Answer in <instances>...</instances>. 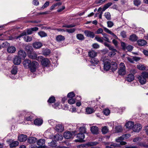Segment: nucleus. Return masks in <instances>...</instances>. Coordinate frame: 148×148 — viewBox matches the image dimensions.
<instances>
[{"instance_id":"obj_1","label":"nucleus","mask_w":148,"mask_h":148,"mask_svg":"<svg viewBox=\"0 0 148 148\" xmlns=\"http://www.w3.org/2000/svg\"><path fill=\"white\" fill-rule=\"evenodd\" d=\"M148 78V72H143L141 75L138 77L139 82L141 84H145L147 81V79Z\"/></svg>"},{"instance_id":"obj_2","label":"nucleus","mask_w":148,"mask_h":148,"mask_svg":"<svg viewBox=\"0 0 148 148\" xmlns=\"http://www.w3.org/2000/svg\"><path fill=\"white\" fill-rule=\"evenodd\" d=\"M101 60L103 62L104 70L106 71H108L111 67L110 60L108 59L107 57L105 56L102 57Z\"/></svg>"},{"instance_id":"obj_3","label":"nucleus","mask_w":148,"mask_h":148,"mask_svg":"<svg viewBox=\"0 0 148 148\" xmlns=\"http://www.w3.org/2000/svg\"><path fill=\"white\" fill-rule=\"evenodd\" d=\"M25 115V121H31L34 120L35 115L30 112L26 113L25 111H23L22 113L21 114V116H22Z\"/></svg>"},{"instance_id":"obj_4","label":"nucleus","mask_w":148,"mask_h":148,"mask_svg":"<svg viewBox=\"0 0 148 148\" xmlns=\"http://www.w3.org/2000/svg\"><path fill=\"white\" fill-rule=\"evenodd\" d=\"M126 73V67L124 64L123 62L120 63L119 65V68L118 71L119 75H124Z\"/></svg>"},{"instance_id":"obj_5","label":"nucleus","mask_w":148,"mask_h":148,"mask_svg":"<svg viewBox=\"0 0 148 148\" xmlns=\"http://www.w3.org/2000/svg\"><path fill=\"white\" fill-rule=\"evenodd\" d=\"M39 64L37 62L34 61L31 62L29 68L30 71L33 73L36 71V69L38 67Z\"/></svg>"},{"instance_id":"obj_6","label":"nucleus","mask_w":148,"mask_h":148,"mask_svg":"<svg viewBox=\"0 0 148 148\" xmlns=\"http://www.w3.org/2000/svg\"><path fill=\"white\" fill-rule=\"evenodd\" d=\"M83 124H78L77 125V129L79 130L80 133L84 134L86 133V129Z\"/></svg>"},{"instance_id":"obj_7","label":"nucleus","mask_w":148,"mask_h":148,"mask_svg":"<svg viewBox=\"0 0 148 148\" xmlns=\"http://www.w3.org/2000/svg\"><path fill=\"white\" fill-rule=\"evenodd\" d=\"M17 71L18 68L17 66H13L12 69L11 71V74L10 76L11 78L13 79L16 78L15 76L17 74Z\"/></svg>"},{"instance_id":"obj_8","label":"nucleus","mask_w":148,"mask_h":148,"mask_svg":"<svg viewBox=\"0 0 148 148\" xmlns=\"http://www.w3.org/2000/svg\"><path fill=\"white\" fill-rule=\"evenodd\" d=\"M77 137L78 139L75 140V142H81L83 141L84 139V138L85 136L83 133H78L77 136Z\"/></svg>"},{"instance_id":"obj_9","label":"nucleus","mask_w":148,"mask_h":148,"mask_svg":"<svg viewBox=\"0 0 148 148\" xmlns=\"http://www.w3.org/2000/svg\"><path fill=\"white\" fill-rule=\"evenodd\" d=\"M141 128V125L140 124H137L135 125H134L132 130L134 132H138L140 130Z\"/></svg>"},{"instance_id":"obj_10","label":"nucleus","mask_w":148,"mask_h":148,"mask_svg":"<svg viewBox=\"0 0 148 148\" xmlns=\"http://www.w3.org/2000/svg\"><path fill=\"white\" fill-rule=\"evenodd\" d=\"M55 129L58 132H61L64 130V127L61 124H58L56 126Z\"/></svg>"},{"instance_id":"obj_11","label":"nucleus","mask_w":148,"mask_h":148,"mask_svg":"<svg viewBox=\"0 0 148 148\" xmlns=\"http://www.w3.org/2000/svg\"><path fill=\"white\" fill-rule=\"evenodd\" d=\"M18 57L21 59H24L26 56L25 52L23 50H20L18 52Z\"/></svg>"},{"instance_id":"obj_12","label":"nucleus","mask_w":148,"mask_h":148,"mask_svg":"<svg viewBox=\"0 0 148 148\" xmlns=\"http://www.w3.org/2000/svg\"><path fill=\"white\" fill-rule=\"evenodd\" d=\"M128 61L132 63H134V61H138L140 60V58L138 57H127Z\"/></svg>"},{"instance_id":"obj_13","label":"nucleus","mask_w":148,"mask_h":148,"mask_svg":"<svg viewBox=\"0 0 148 148\" xmlns=\"http://www.w3.org/2000/svg\"><path fill=\"white\" fill-rule=\"evenodd\" d=\"M31 61L29 59H26L23 62V64L24 67L26 68H29L30 67Z\"/></svg>"},{"instance_id":"obj_14","label":"nucleus","mask_w":148,"mask_h":148,"mask_svg":"<svg viewBox=\"0 0 148 148\" xmlns=\"http://www.w3.org/2000/svg\"><path fill=\"white\" fill-rule=\"evenodd\" d=\"M28 57L32 59H36L37 58V55L35 52L33 51L27 54Z\"/></svg>"},{"instance_id":"obj_15","label":"nucleus","mask_w":148,"mask_h":148,"mask_svg":"<svg viewBox=\"0 0 148 148\" xmlns=\"http://www.w3.org/2000/svg\"><path fill=\"white\" fill-rule=\"evenodd\" d=\"M91 132L94 134H97L99 133V129L96 126H93L90 127Z\"/></svg>"},{"instance_id":"obj_16","label":"nucleus","mask_w":148,"mask_h":148,"mask_svg":"<svg viewBox=\"0 0 148 148\" xmlns=\"http://www.w3.org/2000/svg\"><path fill=\"white\" fill-rule=\"evenodd\" d=\"M41 63L44 66L47 67L50 64V61L47 58L42 59L41 61Z\"/></svg>"},{"instance_id":"obj_17","label":"nucleus","mask_w":148,"mask_h":148,"mask_svg":"<svg viewBox=\"0 0 148 148\" xmlns=\"http://www.w3.org/2000/svg\"><path fill=\"white\" fill-rule=\"evenodd\" d=\"M63 136L64 138L67 139H69L73 138L72 133L69 131L65 132L64 133Z\"/></svg>"},{"instance_id":"obj_18","label":"nucleus","mask_w":148,"mask_h":148,"mask_svg":"<svg viewBox=\"0 0 148 148\" xmlns=\"http://www.w3.org/2000/svg\"><path fill=\"white\" fill-rule=\"evenodd\" d=\"M63 138V137L62 135L57 134L53 136V139L55 141H58L59 140H61Z\"/></svg>"},{"instance_id":"obj_19","label":"nucleus","mask_w":148,"mask_h":148,"mask_svg":"<svg viewBox=\"0 0 148 148\" xmlns=\"http://www.w3.org/2000/svg\"><path fill=\"white\" fill-rule=\"evenodd\" d=\"M84 33L85 35L87 37H89L93 38L95 37L94 33L88 30H85L84 32Z\"/></svg>"},{"instance_id":"obj_20","label":"nucleus","mask_w":148,"mask_h":148,"mask_svg":"<svg viewBox=\"0 0 148 148\" xmlns=\"http://www.w3.org/2000/svg\"><path fill=\"white\" fill-rule=\"evenodd\" d=\"M110 68L112 72H113L116 71L117 68L116 63L115 62H112L110 63Z\"/></svg>"},{"instance_id":"obj_21","label":"nucleus","mask_w":148,"mask_h":148,"mask_svg":"<svg viewBox=\"0 0 148 148\" xmlns=\"http://www.w3.org/2000/svg\"><path fill=\"white\" fill-rule=\"evenodd\" d=\"M27 136L24 134H21L18 137V140L21 142H23L25 141L27 139Z\"/></svg>"},{"instance_id":"obj_22","label":"nucleus","mask_w":148,"mask_h":148,"mask_svg":"<svg viewBox=\"0 0 148 148\" xmlns=\"http://www.w3.org/2000/svg\"><path fill=\"white\" fill-rule=\"evenodd\" d=\"M130 136L131 134H123L119 138L116 139V141L120 142V141H119L120 139L122 138L121 139L124 140V139L128 138Z\"/></svg>"},{"instance_id":"obj_23","label":"nucleus","mask_w":148,"mask_h":148,"mask_svg":"<svg viewBox=\"0 0 148 148\" xmlns=\"http://www.w3.org/2000/svg\"><path fill=\"white\" fill-rule=\"evenodd\" d=\"M134 79V75L132 74H128L126 77V80L128 82H130L133 81Z\"/></svg>"},{"instance_id":"obj_24","label":"nucleus","mask_w":148,"mask_h":148,"mask_svg":"<svg viewBox=\"0 0 148 148\" xmlns=\"http://www.w3.org/2000/svg\"><path fill=\"white\" fill-rule=\"evenodd\" d=\"M134 125V123L132 121H128L125 125L127 128L128 129H131L133 128Z\"/></svg>"},{"instance_id":"obj_25","label":"nucleus","mask_w":148,"mask_h":148,"mask_svg":"<svg viewBox=\"0 0 148 148\" xmlns=\"http://www.w3.org/2000/svg\"><path fill=\"white\" fill-rule=\"evenodd\" d=\"M43 123V120L42 119L38 118L34 121V124L37 125H40Z\"/></svg>"},{"instance_id":"obj_26","label":"nucleus","mask_w":148,"mask_h":148,"mask_svg":"<svg viewBox=\"0 0 148 148\" xmlns=\"http://www.w3.org/2000/svg\"><path fill=\"white\" fill-rule=\"evenodd\" d=\"M33 46L36 49H39L42 46V44L40 42H36L33 44Z\"/></svg>"},{"instance_id":"obj_27","label":"nucleus","mask_w":148,"mask_h":148,"mask_svg":"<svg viewBox=\"0 0 148 148\" xmlns=\"http://www.w3.org/2000/svg\"><path fill=\"white\" fill-rule=\"evenodd\" d=\"M21 59L18 56H16L13 60L14 64L16 65H18L20 64Z\"/></svg>"},{"instance_id":"obj_28","label":"nucleus","mask_w":148,"mask_h":148,"mask_svg":"<svg viewBox=\"0 0 148 148\" xmlns=\"http://www.w3.org/2000/svg\"><path fill=\"white\" fill-rule=\"evenodd\" d=\"M25 49L27 52V54L33 51L32 47L29 45H27L25 46Z\"/></svg>"},{"instance_id":"obj_29","label":"nucleus","mask_w":148,"mask_h":148,"mask_svg":"<svg viewBox=\"0 0 148 148\" xmlns=\"http://www.w3.org/2000/svg\"><path fill=\"white\" fill-rule=\"evenodd\" d=\"M95 110L92 107H88L86 108V112L88 114H90L94 112Z\"/></svg>"},{"instance_id":"obj_30","label":"nucleus","mask_w":148,"mask_h":148,"mask_svg":"<svg viewBox=\"0 0 148 148\" xmlns=\"http://www.w3.org/2000/svg\"><path fill=\"white\" fill-rule=\"evenodd\" d=\"M16 51V48L13 46H10L8 47L7 49V51L9 53H13Z\"/></svg>"},{"instance_id":"obj_31","label":"nucleus","mask_w":148,"mask_h":148,"mask_svg":"<svg viewBox=\"0 0 148 148\" xmlns=\"http://www.w3.org/2000/svg\"><path fill=\"white\" fill-rule=\"evenodd\" d=\"M28 142L30 144L34 143L37 141V139L34 137H31L28 138L27 140Z\"/></svg>"},{"instance_id":"obj_32","label":"nucleus","mask_w":148,"mask_h":148,"mask_svg":"<svg viewBox=\"0 0 148 148\" xmlns=\"http://www.w3.org/2000/svg\"><path fill=\"white\" fill-rule=\"evenodd\" d=\"M18 144V142L17 141L12 140L10 144V146L11 148H12L17 146Z\"/></svg>"},{"instance_id":"obj_33","label":"nucleus","mask_w":148,"mask_h":148,"mask_svg":"<svg viewBox=\"0 0 148 148\" xmlns=\"http://www.w3.org/2000/svg\"><path fill=\"white\" fill-rule=\"evenodd\" d=\"M98 62L99 61L98 59L95 58H92L90 61V62L94 66L97 64Z\"/></svg>"},{"instance_id":"obj_34","label":"nucleus","mask_w":148,"mask_h":148,"mask_svg":"<svg viewBox=\"0 0 148 148\" xmlns=\"http://www.w3.org/2000/svg\"><path fill=\"white\" fill-rule=\"evenodd\" d=\"M88 55L92 58H95L97 56V53L94 51H92L88 52Z\"/></svg>"},{"instance_id":"obj_35","label":"nucleus","mask_w":148,"mask_h":148,"mask_svg":"<svg viewBox=\"0 0 148 148\" xmlns=\"http://www.w3.org/2000/svg\"><path fill=\"white\" fill-rule=\"evenodd\" d=\"M65 38L64 36L61 35H58L56 38V40L59 42L64 40Z\"/></svg>"},{"instance_id":"obj_36","label":"nucleus","mask_w":148,"mask_h":148,"mask_svg":"<svg viewBox=\"0 0 148 148\" xmlns=\"http://www.w3.org/2000/svg\"><path fill=\"white\" fill-rule=\"evenodd\" d=\"M45 140L43 139H40L37 142V144L40 147H42L45 143Z\"/></svg>"},{"instance_id":"obj_37","label":"nucleus","mask_w":148,"mask_h":148,"mask_svg":"<svg viewBox=\"0 0 148 148\" xmlns=\"http://www.w3.org/2000/svg\"><path fill=\"white\" fill-rule=\"evenodd\" d=\"M50 53V50L47 49H45L42 51V54L45 56H48Z\"/></svg>"},{"instance_id":"obj_38","label":"nucleus","mask_w":148,"mask_h":148,"mask_svg":"<svg viewBox=\"0 0 148 148\" xmlns=\"http://www.w3.org/2000/svg\"><path fill=\"white\" fill-rule=\"evenodd\" d=\"M138 45L139 46H143L145 45L146 42L144 40H139L138 41Z\"/></svg>"},{"instance_id":"obj_39","label":"nucleus","mask_w":148,"mask_h":148,"mask_svg":"<svg viewBox=\"0 0 148 148\" xmlns=\"http://www.w3.org/2000/svg\"><path fill=\"white\" fill-rule=\"evenodd\" d=\"M101 131L103 134H105L108 132L109 129L107 127L105 126L102 128Z\"/></svg>"},{"instance_id":"obj_40","label":"nucleus","mask_w":148,"mask_h":148,"mask_svg":"<svg viewBox=\"0 0 148 148\" xmlns=\"http://www.w3.org/2000/svg\"><path fill=\"white\" fill-rule=\"evenodd\" d=\"M32 37L30 36H25L23 38L25 41L26 42L31 41L32 40Z\"/></svg>"},{"instance_id":"obj_41","label":"nucleus","mask_w":148,"mask_h":148,"mask_svg":"<svg viewBox=\"0 0 148 148\" xmlns=\"http://www.w3.org/2000/svg\"><path fill=\"white\" fill-rule=\"evenodd\" d=\"M38 35L41 38L47 36V34L43 31H40L38 33Z\"/></svg>"},{"instance_id":"obj_42","label":"nucleus","mask_w":148,"mask_h":148,"mask_svg":"<svg viewBox=\"0 0 148 148\" xmlns=\"http://www.w3.org/2000/svg\"><path fill=\"white\" fill-rule=\"evenodd\" d=\"M130 39L132 41H135L137 40L138 38L136 35L133 34L130 36Z\"/></svg>"},{"instance_id":"obj_43","label":"nucleus","mask_w":148,"mask_h":148,"mask_svg":"<svg viewBox=\"0 0 148 148\" xmlns=\"http://www.w3.org/2000/svg\"><path fill=\"white\" fill-rule=\"evenodd\" d=\"M98 144V143L97 142H88L84 146L85 147L88 146H93L97 145Z\"/></svg>"},{"instance_id":"obj_44","label":"nucleus","mask_w":148,"mask_h":148,"mask_svg":"<svg viewBox=\"0 0 148 148\" xmlns=\"http://www.w3.org/2000/svg\"><path fill=\"white\" fill-rule=\"evenodd\" d=\"M76 37L78 39L80 40H83L84 39V35L81 34H77Z\"/></svg>"},{"instance_id":"obj_45","label":"nucleus","mask_w":148,"mask_h":148,"mask_svg":"<svg viewBox=\"0 0 148 148\" xmlns=\"http://www.w3.org/2000/svg\"><path fill=\"white\" fill-rule=\"evenodd\" d=\"M120 146L119 145H118L116 143H113L110 145V146H107L106 147V148H113L116 147H118Z\"/></svg>"},{"instance_id":"obj_46","label":"nucleus","mask_w":148,"mask_h":148,"mask_svg":"<svg viewBox=\"0 0 148 148\" xmlns=\"http://www.w3.org/2000/svg\"><path fill=\"white\" fill-rule=\"evenodd\" d=\"M104 16L108 20L111 19V15L109 12H106L104 14Z\"/></svg>"},{"instance_id":"obj_47","label":"nucleus","mask_w":148,"mask_h":148,"mask_svg":"<svg viewBox=\"0 0 148 148\" xmlns=\"http://www.w3.org/2000/svg\"><path fill=\"white\" fill-rule=\"evenodd\" d=\"M49 123L52 126H54L57 123V121L53 120H50L48 121Z\"/></svg>"},{"instance_id":"obj_48","label":"nucleus","mask_w":148,"mask_h":148,"mask_svg":"<svg viewBox=\"0 0 148 148\" xmlns=\"http://www.w3.org/2000/svg\"><path fill=\"white\" fill-rule=\"evenodd\" d=\"M141 1L140 0H134V4L135 6H138L140 4Z\"/></svg>"},{"instance_id":"obj_49","label":"nucleus","mask_w":148,"mask_h":148,"mask_svg":"<svg viewBox=\"0 0 148 148\" xmlns=\"http://www.w3.org/2000/svg\"><path fill=\"white\" fill-rule=\"evenodd\" d=\"M48 145L49 146L55 147L57 146V144L55 141L52 140L51 142L48 143Z\"/></svg>"},{"instance_id":"obj_50","label":"nucleus","mask_w":148,"mask_h":148,"mask_svg":"<svg viewBox=\"0 0 148 148\" xmlns=\"http://www.w3.org/2000/svg\"><path fill=\"white\" fill-rule=\"evenodd\" d=\"M137 67L138 69L141 70H144L145 69V67L141 64L137 65Z\"/></svg>"},{"instance_id":"obj_51","label":"nucleus","mask_w":148,"mask_h":148,"mask_svg":"<svg viewBox=\"0 0 148 148\" xmlns=\"http://www.w3.org/2000/svg\"><path fill=\"white\" fill-rule=\"evenodd\" d=\"M55 101V98L54 97L52 96L49 98L48 100V102L50 103H54Z\"/></svg>"},{"instance_id":"obj_52","label":"nucleus","mask_w":148,"mask_h":148,"mask_svg":"<svg viewBox=\"0 0 148 148\" xmlns=\"http://www.w3.org/2000/svg\"><path fill=\"white\" fill-rule=\"evenodd\" d=\"M75 101V99H72V98H71L70 99L68 100V103L70 104H74Z\"/></svg>"},{"instance_id":"obj_53","label":"nucleus","mask_w":148,"mask_h":148,"mask_svg":"<svg viewBox=\"0 0 148 148\" xmlns=\"http://www.w3.org/2000/svg\"><path fill=\"white\" fill-rule=\"evenodd\" d=\"M95 39L98 42L101 43H103V41L102 37H100L98 36H96L95 37Z\"/></svg>"},{"instance_id":"obj_54","label":"nucleus","mask_w":148,"mask_h":148,"mask_svg":"<svg viewBox=\"0 0 148 148\" xmlns=\"http://www.w3.org/2000/svg\"><path fill=\"white\" fill-rule=\"evenodd\" d=\"M103 114L106 116L109 115L110 113V111L108 109H106L104 110L103 111Z\"/></svg>"},{"instance_id":"obj_55","label":"nucleus","mask_w":148,"mask_h":148,"mask_svg":"<svg viewBox=\"0 0 148 148\" xmlns=\"http://www.w3.org/2000/svg\"><path fill=\"white\" fill-rule=\"evenodd\" d=\"M9 45V44L7 42H3L2 44L1 47L3 48L7 47Z\"/></svg>"},{"instance_id":"obj_56","label":"nucleus","mask_w":148,"mask_h":148,"mask_svg":"<svg viewBox=\"0 0 148 148\" xmlns=\"http://www.w3.org/2000/svg\"><path fill=\"white\" fill-rule=\"evenodd\" d=\"M75 28H72L71 29H66V32H68L69 33H73L75 32Z\"/></svg>"},{"instance_id":"obj_57","label":"nucleus","mask_w":148,"mask_h":148,"mask_svg":"<svg viewBox=\"0 0 148 148\" xmlns=\"http://www.w3.org/2000/svg\"><path fill=\"white\" fill-rule=\"evenodd\" d=\"M75 96L74 93L73 92H71L69 93L67 95V96L70 98H73Z\"/></svg>"},{"instance_id":"obj_58","label":"nucleus","mask_w":148,"mask_h":148,"mask_svg":"<svg viewBox=\"0 0 148 148\" xmlns=\"http://www.w3.org/2000/svg\"><path fill=\"white\" fill-rule=\"evenodd\" d=\"M75 26V25L74 24H70V25H64L62 26L63 27H65L66 28H71L74 27Z\"/></svg>"},{"instance_id":"obj_59","label":"nucleus","mask_w":148,"mask_h":148,"mask_svg":"<svg viewBox=\"0 0 148 148\" xmlns=\"http://www.w3.org/2000/svg\"><path fill=\"white\" fill-rule=\"evenodd\" d=\"M133 47L132 45H128L126 47V49H127V51H130L132 50L133 49Z\"/></svg>"},{"instance_id":"obj_60","label":"nucleus","mask_w":148,"mask_h":148,"mask_svg":"<svg viewBox=\"0 0 148 148\" xmlns=\"http://www.w3.org/2000/svg\"><path fill=\"white\" fill-rule=\"evenodd\" d=\"M107 24L108 25V26L109 27H112L114 25V23L113 22L111 21H108L107 22Z\"/></svg>"},{"instance_id":"obj_61","label":"nucleus","mask_w":148,"mask_h":148,"mask_svg":"<svg viewBox=\"0 0 148 148\" xmlns=\"http://www.w3.org/2000/svg\"><path fill=\"white\" fill-rule=\"evenodd\" d=\"M49 5V1H46L44 4V5L42 6L41 8V9H44L46 8H47V6Z\"/></svg>"},{"instance_id":"obj_62","label":"nucleus","mask_w":148,"mask_h":148,"mask_svg":"<svg viewBox=\"0 0 148 148\" xmlns=\"http://www.w3.org/2000/svg\"><path fill=\"white\" fill-rule=\"evenodd\" d=\"M27 32L26 31H23L22 33H21L19 36H18L17 37V38H20L22 36H26V35H27Z\"/></svg>"},{"instance_id":"obj_63","label":"nucleus","mask_w":148,"mask_h":148,"mask_svg":"<svg viewBox=\"0 0 148 148\" xmlns=\"http://www.w3.org/2000/svg\"><path fill=\"white\" fill-rule=\"evenodd\" d=\"M116 51H112L110 52L109 53L108 55L110 57H112L114 56L116 54L115 52Z\"/></svg>"},{"instance_id":"obj_64","label":"nucleus","mask_w":148,"mask_h":148,"mask_svg":"<svg viewBox=\"0 0 148 148\" xmlns=\"http://www.w3.org/2000/svg\"><path fill=\"white\" fill-rule=\"evenodd\" d=\"M116 131V132H119L122 131V128L120 126H117L115 127Z\"/></svg>"}]
</instances>
